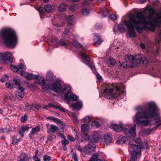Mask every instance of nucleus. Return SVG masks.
<instances>
[{"instance_id":"f257e3e1","label":"nucleus","mask_w":161,"mask_h":161,"mask_svg":"<svg viewBox=\"0 0 161 161\" xmlns=\"http://www.w3.org/2000/svg\"><path fill=\"white\" fill-rule=\"evenodd\" d=\"M149 14L146 16V11L137 12L136 16L132 14L129 15L130 21L132 23L137 32L142 33L143 29L149 30L152 31H154L156 25L160 26L161 24V11L157 13L156 17H154L155 13V10L153 8H148Z\"/></svg>"},{"instance_id":"f03ea898","label":"nucleus","mask_w":161,"mask_h":161,"mask_svg":"<svg viewBox=\"0 0 161 161\" xmlns=\"http://www.w3.org/2000/svg\"><path fill=\"white\" fill-rule=\"evenodd\" d=\"M147 106V112L138 111L135 116L136 119H133V122H136L138 125L144 126L148 125L152 117L158 116L159 114L158 108L154 102L148 103Z\"/></svg>"},{"instance_id":"7ed1b4c3","label":"nucleus","mask_w":161,"mask_h":161,"mask_svg":"<svg viewBox=\"0 0 161 161\" xmlns=\"http://www.w3.org/2000/svg\"><path fill=\"white\" fill-rule=\"evenodd\" d=\"M0 36L5 45L13 48L17 42V37L15 32L9 28H4L0 31Z\"/></svg>"},{"instance_id":"20e7f679","label":"nucleus","mask_w":161,"mask_h":161,"mask_svg":"<svg viewBox=\"0 0 161 161\" xmlns=\"http://www.w3.org/2000/svg\"><path fill=\"white\" fill-rule=\"evenodd\" d=\"M112 88L108 87L104 90V96L107 99H112L117 97L121 94L120 90L122 89V85L119 84L117 85L112 84Z\"/></svg>"},{"instance_id":"39448f33","label":"nucleus","mask_w":161,"mask_h":161,"mask_svg":"<svg viewBox=\"0 0 161 161\" xmlns=\"http://www.w3.org/2000/svg\"><path fill=\"white\" fill-rule=\"evenodd\" d=\"M71 88L70 86H65L62 92V96H64L67 101H76L78 99L77 96L71 92Z\"/></svg>"},{"instance_id":"423d86ee","label":"nucleus","mask_w":161,"mask_h":161,"mask_svg":"<svg viewBox=\"0 0 161 161\" xmlns=\"http://www.w3.org/2000/svg\"><path fill=\"white\" fill-rule=\"evenodd\" d=\"M141 58V55H138L135 57L130 54H127L125 57V59L131 65V67H134L137 65V63L138 59Z\"/></svg>"},{"instance_id":"0eeeda50","label":"nucleus","mask_w":161,"mask_h":161,"mask_svg":"<svg viewBox=\"0 0 161 161\" xmlns=\"http://www.w3.org/2000/svg\"><path fill=\"white\" fill-rule=\"evenodd\" d=\"M129 151L130 152L131 157L130 161H136L137 158V155L140 153V148L134 144H130Z\"/></svg>"},{"instance_id":"6e6552de","label":"nucleus","mask_w":161,"mask_h":161,"mask_svg":"<svg viewBox=\"0 0 161 161\" xmlns=\"http://www.w3.org/2000/svg\"><path fill=\"white\" fill-rule=\"evenodd\" d=\"M136 126L135 125L133 126L127 125L125 127L123 128L122 130L125 135L131 138L136 136Z\"/></svg>"},{"instance_id":"1a4fd4ad","label":"nucleus","mask_w":161,"mask_h":161,"mask_svg":"<svg viewBox=\"0 0 161 161\" xmlns=\"http://www.w3.org/2000/svg\"><path fill=\"white\" fill-rule=\"evenodd\" d=\"M124 23L128 29V35L129 37H135L136 36V34L135 32V29L134 26L131 21L129 20H125L123 21Z\"/></svg>"},{"instance_id":"9d476101","label":"nucleus","mask_w":161,"mask_h":161,"mask_svg":"<svg viewBox=\"0 0 161 161\" xmlns=\"http://www.w3.org/2000/svg\"><path fill=\"white\" fill-rule=\"evenodd\" d=\"M96 145L94 144L89 143L87 146H85L84 148V154H89L95 151Z\"/></svg>"},{"instance_id":"9b49d317","label":"nucleus","mask_w":161,"mask_h":161,"mask_svg":"<svg viewBox=\"0 0 161 161\" xmlns=\"http://www.w3.org/2000/svg\"><path fill=\"white\" fill-rule=\"evenodd\" d=\"M1 60L6 63H11L13 62L12 55L9 52H6L3 54Z\"/></svg>"},{"instance_id":"f8f14e48","label":"nucleus","mask_w":161,"mask_h":161,"mask_svg":"<svg viewBox=\"0 0 161 161\" xmlns=\"http://www.w3.org/2000/svg\"><path fill=\"white\" fill-rule=\"evenodd\" d=\"M61 89V86L60 83L55 82L51 83V90L57 93L60 92Z\"/></svg>"},{"instance_id":"ddd939ff","label":"nucleus","mask_w":161,"mask_h":161,"mask_svg":"<svg viewBox=\"0 0 161 161\" xmlns=\"http://www.w3.org/2000/svg\"><path fill=\"white\" fill-rule=\"evenodd\" d=\"M19 74L21 75L24 76L28 80H32L36 79L37 77V75H34L32 74H29L28 73L25 72L24 71H21Z\"/></svg>"},{"instance_id":"4468645a","label":"nucleus","mask_w":161,"mask_h":161,"mask_svg":"<svg viewBox=\"0 0 161 161\" xmlns=\"http://www.w3.org/2000/svg\"><path fill=\"white\" fill-rule=\"evenodd\" d=\"M160 125H161V122L157 125L155 128H152L151 130H147L145 129L142 130L140 132V135L142 136H147L151 133L153 130L157 129Z\"/></svg>"},{"instance_id":"2eb2a0df","label":"nucleus","mask_w":161,"mask_h":161,"mask_svg":"<svg viewBox=\"0 0 161 161\" xmlns=\"http://www.w3.org/2000/svg\"><path fill=\"white\" fill-rule=\"evenodd\" d=\"M94 42L93 45L97 47L100 45L103 42L101 36L97 34H95L94 36Z\"/></svg>"},{"instance_id":"dca6fc26","label":"nucleus","mask_w":161,"mask_h":161,"mask_svg":"<svg viewBox=\"0 0 161 161\" xmlns=\"http://www.w3.org/2000/svg\"><path fill=\"white\" fill-rule=\"evenodd\" d=\"M100 137V135L97 132L94 133L90 137V141L89 143L91 144H93V143L96 142L98 141Z\"/></svg>"},{"instance_id":"f3484780","label":"nucleus","mask_w":161,"mask_h":161,"mask_svg":"<svg viewBox=\"0 0 161 161\" xmlns=\"http://www.w3.org/2000/svg\"><path fill=\"white\" fill-rule=\"evenodd\" d=\"M136 136L134 137H132L131 138V139L132 140L136 143L139 144V145H135L134 144V145L137 146V147L140 148V149H141V147H143V146L142 145V143L141 138L138 137L137 138H136ZM131 144H132V143H129V149L130 145ZM140 149L141 150V149Z\"/></svg>"},{"instance_id":"a211bd4d","label":"nucleus","mask_w":161,"mask_h":161,"mask_svg":"<svg viewBox=\"0 0 161 161\" xmlns=\"http://www.w3.org/2000/svg\"><path fill=\"white\" fill-rule=\"evenodd\" d=\"M110 128L117 132H121L123 129L122 126L115 124H111L110 125Z\"/></svg>"},{"instance_id":"6ab92c4d","label":"nucleus","mask_w":161,"mask_h":161,"mask_svg":"<svg viewBox=\"0 0 161 161\" xmlns=\"http://www.w3.org/2000/svg\"><path fill=\"white\" fill-rule=\"evenodd\" d=\"M55 76H54L53 72L49 71L47 72L46 75V80L49 81H54L55 79Z\"/></svg>"},{"instance_id":"aec40b11","label":"nucleus","mask_w":161,"mask_h":161,"mask_svg":"<svg viewBox=\"0 0 161 161\" xmlns=\"http://www.w3.org/2000/svg\"><path fill=\"white\" fill-rule=\"evenodd\" d=\"M106 62L109 66H113L116 63V60L111 57L108 58L106 59Z\"/></svg>"},{"instance_id":"412c9836","label":"nucleus","mask_w":161,"mask_h":161,"mask_svg":"<svg viewBox=\"0 0 161 161\" xmlns=\"http://www.w3.org/2000/svg\"><path fill=\"white\" fill-rule=\"evenodd\" d=\"M127 141H128L127 138L121 136L119 137L118 140L116 141V143L118 144H124Z\"/></svg>"},{"instance_id":"4be33fe9","label":"nucleus","mask_w":161,"mask_h":161,"mask_svg":"<svg viewBox=\"0 0 161 161\" xmlns=\"http://www.w3.org/2000/svg\"><path fill=\"white\" fill-rule=\"evenodd\" d=\"M82 106V103L80 102H76L74 103H72L71 105V107L73 109L77 110L80 109Z\"/></svg>"},{"instance_id":"5701e85b","label":"nucleus","mask_w":161,"mask_h":161,"mask_svg":"<svg viewBox=\"0 0 161 161\" xmlns=\"http://www.w3.org/2000/svg\"><path fill=\"white\" fill-rule=\"evenodd\" d=\"M119 63V67L120 69H124L125 68H127L128 67H131V65L129 64L127 62H123V63H120V62Z\"/></svg>"},{"instance_id":"b1692460","label":"nucleus","mask_w":161,"mask_h":161,"mask_svg":"<svg viewBox=\"0 0 161 161\" xmlns=\"http://www.w3.org/2000/svg\"><path fill=\"white\" fill-rule=\"evenodd\" d=\"M29 129V127L27 126H22L19 130V133L20 136L23 137L24 136V134L25 131L28 130Z\"/></svg>"},{"instance_id":"393cba45","label":"nucleus","mask_w":161,"mask_h":161,"mask_svg":"<svg viewBox=\"0 0 161 161\" xmlns=\"http://www.w3.org/2000/svg\"><path fill=\"white\" fill-rule=\"evenodd\" d=\"M51 83H46L45 82L42 86V88L45 91L51 89Z\"/></svg>"},{"instance_id":"a878e982","label":"nucleus","mask_w":161,"mask_h":161,"mask_svg":"<svg viewBox=\"0 0 161 161\" xmlns=\"http://www.w3.org/2000/svg\"><path fill=\"white\" fill-rule=\"evenodd\" d=\"M66 6L67 5L64 3H61L58 6V10L60 12H64L66 8Z\"/></svg>"},{"instance_id":"bb28decb","label":"nucleus","mask_w":161,"mask_h":161,"mask_svg":"<svg viewBox=\"0 0 161 161\" xmlns=\"http://www.w3.org/2000/svg\"><path fill=\"white\" fill-rule=\"evenodd\" d=\"M138 61L137 62V65L138 64L139 62L142 64H147L148 62L146 58L145 57H142L141 56V58L139 59H138Z\"/></svg>"},{"instance_id":"cd10ccee","label":"nucleus","mask_w":161,"mask_h":161,"mask_svg":"<svg viewBox=\"0 0 161 161\" xmlns=\"http://www.w3.org/2000/svg\"><path fill=\"white\" fill-rule=\"evenodd\" d=\"M158 37L160 39V40H158V38L156 37L155 38L154 41V43L157 47H158V46H161V31H160L158 35Z\"/></svg>"},{"instance_id":"c85d7f7f","label":"nucleus","mask_w":161,"mask_h":161,"mask_svg":"<svg viewBox=\"0 0 161 161\" xmlns=\"http://www.w3.org/2000/svg\"><path fill=\"white\" fill-rule=\"evenodd\" d=\"M90 137L86 133H84L82 134L81 135V142H83L85 141H87L89 140L90 141Z\"/></svg>"},{"instance_id":"c756f323","label":"nucleus","mask_w":161,"mask_h":161,"mask_svg":"<svg viewBox=\"0 0 161 161\" xmlns=\"http://www.w3.org/2000/svg\"><path fill=\"white\" fill-rule=\"evenodd\" d=\"M73 19L74 18L73 16L71 15L66 17V19L67 20V24L68 25H72V22Z\"/></svg>"},{"instance_id":"7c9ffc66","label":"nucleus","mask_w":161,"mask_h":161,"mask_svg":"<svg viewBox=\"0 0 161 161\" xmlns=\"http://www.w3.org/2000/svg\"><path fill=\"white\" fill-rule=\"evenodd\" d=\"M15 94L17 98L19 100H21L24 96L23 92H19L17 91L15 92Z\"/></svg>"},{"instance_id":"2f4dec72","label":"nucleus","mask_w":161,"mask_h":161,"mask_svg":"<svg viewBox=\"0 0 161 161\" xmlns=\"http://www.w3.org/2000/svg\"><path fill=\"white\" fill-rule=\"evenodd\" d=\"M89 129V127L87 124H83L81 126V131L82 132L87 131Z\"/></svg>"},{"instance_id":"473e14b6","label":"nucleus","mask_w":161,"mask_h":161,"mask_svg":"<svg viewBox=\"0 0 161 161\" xmlns=\"http://www.w3.org/2000/svg\"><path fill=\"white\" fill-rule=\"evenodd\" d=\"M36 82L41 86L45 82V79L42 77H37L36 78Z\"/></svg>"},{"instance_id":"72a5a7b5","label":"nucleus","mask_w":161,"mask_h":161,"mask_svg":"<svg viewBox=\"0 0 161 161\" xmlns=\"http://www.w3.org/2000/svg\"><path fill=\"white\" fill-rule=\"evenodd\" d=\"M19 160L22 161H25L28 158V157L25 153H22L19 156Z\"/></svg>"},{"instance_id":"f704fd0d","label":"nucleus","mask_w":161,"mask_h":161,"mask_svg":"<svg viewBox=\"0 0 161 161\" xmlns=\"http://www.w3.org/2000/svg\"><path fill=\"white\" fill-rule=\"evenodd\" d=\"M104 139L106 144H108L110 142V138L108 135H105L104 136Z\"/></svg>"},{"instance_id":"c9c22d12","label":"nucleus","mask_w":161,"mask_h":161,"mask_svg":"<svg viewBox=\"0 0 161 161\" xmlns=\"http://www.w3.org/2000/svg\"><path fill=\"white\" fill-rule=\"evenodd\" d=\"M71 42L72 45H73L74 47L78 48L80 47L81 46V45L79 43L76 41L72 39Z\"/></svg>"},{"instance_id":"e433bc0d","label":"nucleus","mask_w":161,"mask_h":161,"mask_svg":"<svg viewBox=\"0 0 161 161\" xmlns=\"http://www.w3.org/2000/svg\"><path fill=\"white\" fill-rule=\"evenodd\" d=\"M58 39L56 38H53L51 41L50 45L51 46L55 47L57 44Z\"/></svg>"},{"instance_id":"4c0bfd02","label":"nucleus","mask_w":161,"mask_h":161,"mask_svg":"<svg viewBox=\"0 0 161 161\" xmlns=\"http://www.w3.org/2000/svg\"><path fill=\"white\" fill-rule=\"evenodd\" d=\"M19 73V74L20 72L21 71H25V66L22 64H19L18 67Z\"/></svg>"},{"instance_id":"58836bf2","label":"nucleus","mask_w":161,"mask_h":161,"mask_svg":"<svg viewBox=\"0 0 161 161\" xmlns=\"http://www.w3.org/2000/svg\"><path fill=\"white\" fill-rule=\"evenodd\" d=\"M25 111L30 110L32 109V105H30L29 103H26L25 104Z\"/></svg>"},{"instance_id":"ea45409f","label":"nucleus","mask_w":161,"mask_h":161,"mask_svg":"<svg viewBox=\"0 0 161 161\" xmlns=\"http://www.w3.org/2000/svg\"><path fill=\"white\" fill-rule=\"evenodd\" d=\"M118 28L121 32H124L125 30L123 25L122 24H119L118 26Z\"/></svg>"},{"instance_id":"a19ab883","label":"nucleus","mask_w":161,"mask_h":161,"mask_svg":"<svg viewBox=\"0 0 161 161\" xmlns=\"http://www.w3.org/2000/svg\"><path fill=\"white\" fill-rule=\"evenodd\" d=\"M58 130V127L57 126L53 125H51L50 130L51 132L55 133Z\"/></svg>"},{"instance_id":"79ce46f5","label":"nucleus","mask_w":161,"mask_h":161,"mask_svg":"<svg viewBox=\"0 0 161 161\" xmlns=\"http://www.w3.org/2000/svg\"><path fill=\"white\" fill-rule=\"evenodd\" d=\"M81 55L82 57L87 62H89L90 61V59L87 55L83 53H81Z\"/></svg>"},{"instance_id":"37998d69","label":"nucleus","mask_w":161,"mask_h":161,"mask_svg":"<svg viewBox=\"0 0 161 161\" xmlns=\"http://www.w3.org/2000/svg\"><path fill=\"white\" fill-rule=\"evenodd\" d=\"M40 105L39 104L32 105V109L35 111H38L40 108Z\"/></svg>"},{"instance_id":"c03bdc74","label":"nucleus","mask_w":161,"mask_h":161,"mask_svg":"<svg viewBox=\"0 0 161 161\" xmlns=\"http://www.w3.org/2000/svg\"><path fill=\"white\" fill-rule=\"evenodd\" d=\"M44 8L47 12H50L51 10L52 7L50 5H47L44 6Z\"/></svg>"},{"instance_id":"a18cd8bd","label":"nucleus","mask_w":161,"mask_h":161,"mask_svg":"<svg viewBox=\"0 0 161 161\" xmlns=\"http://www.w3.org/2000/svg\"><path fill=\"white\" fill-rule=\"evenodd\" d=\"M40 129V128L39 126H36L33 128L31 131L32 133L33 134L36 133L38 132Z\"/></svg>"},{"instance_id":"49530a36","label":"nucleus","mask_w":161,"mask_h":161,"mask_svg":"<svg viewBox=\"0 0 161 161\" xmlns=\"http://www.w3.org/2000/svg\"><path fill=\"white\" fill-rule=\"evenodd\" d=\"M102 14L103 17H105L108 15L109 12L104 9L102 10Z\"/></svg>"},{"instance_id":"de8ad7c7","label":"nucleus","mask_w":161,"mask_h":161,"mask_svg":"<svg viewBox=\"0 0 161 161\" xmlns=\"http://www.w3.org/2000/svg\"><path fill=\"white\" fill-rule=\"evenodd\" d=\"M82 13L84 15H87L89 14V11L87 9H83L81 11Z\"/></svg>"},{"instance_id":"09e8293b","label":"nucleus","mask_w":161,"mask_h":161,"mask_svg":"<svg viewBox=\"0 0 161 161\" xmlns=\"http://www.w3.org/2000/svg\"><path fill=\"white\" fill-rule=\"evenodd\" d=\"M84 121L85 122L88 123L91 122V118L89 116H86L83 119Z\"/></svg>"},{"instance_id":"8fccbe9b","label":"nucleus","mask_w":161,"mask_h":161,"mask_svg":"<svg viewBox=\"0 0 161 161\" xmlns=\"http://www.w3.org/2000/svg\"><path fill=\"white\" fill-rule=\"evenodd\" d=\"M5 85L6 88L8 89H11L13 88V86L10 82H6L5 83Z\"/></svg>"},{"instance_id":"3c124183","label":"nucleus","mask_w":161,"mask_h":161,"mask_svg":"<svg viewBox=\"0 0 161 161\" xmlns=\"http://www.w3.org/2000/svg\"><path fill=\"white\" fill-rule=\"evenodd\" d=\"M51 159V157L47 155H44L43 158L44 161H49Z\"/></svg>"},{"instance_id":"603ef678","label":"nucleus","mask_w":161,"mask_h":161,"mask_svg":"<svg viewBox=\"0 0 161 161\" xmlns=\"http://www.w3.org/2000/svg\"><path fill=\"white\" fill-rule=\"evenodd\" d=\"M109 17L112 20H115L117 18V15L116 14H111L109 16Z\"/></svg>"},{"instance_id":"864d4df0","label":"nucleus","mask_w":161,"mask_h":161,"mask_svg":"<svg viewBox=\"0 0 161 161\" xmlns=\"http://www.w3.org/2000/svg\"><path fill=\"white\" fill-rule=\"evenodd\" d=\"M76 148L78 150L81 152L83 155L84 154V148L83 149L80 146L78 145H77L76 146Z\"/></svg>"},{"instance_id":"5fc2aeb1","label":"nucleus","mask_w":161,"mask_h":161,"mask_svg":"<svg viewBox=\"0 0 161 161\" xmlns=\"http://www.w3.org/2000/svg\"><path fill=\"white\" fill-rule=\"evenodd\" d=\"M37 10L39 12L40 15L41 16V14H43L44 12L43 8L41 7H39L37 8Z\"/></svg>"},{"instance_id":"6e6d98bb","label":"nucleus","mask_w":161,"mask_h":161,"mask_svg":"<svg viewBox=\"0 0 161 161\" xmlns=\"http://www.w3.org/2000/svg\"><path fill=\"white\" fill-rule=\"evenodd\" d=\"M55 108L58 109V110H59L60 111L62 112H65V110L61 107L60 106L58 105H56L55 106Z\"/></svg>"},{"instance_id":"4d7b16f0","label":"nucleus","mask_w":161,"mask_h":161,"mask_svg":"<svg viewBox=\"0 0 161 161\" xmlns=\"http://www.w3.org/2000/svg\"><path fill=\"white\" fill-rule=\"evenodd\" d=\"M55 108L58 109V110H59L60 111L62 112H65V110L61 107L60 106L58 105H56L55 106Z\"/></svg>"},{"instance_id":"13d9d810","label":"nucleus","mask_w":161,"mask_h":161,"mask_svg":"<svg viewBox=\"0 0 161 161\" xmlns=\"http://www.w3.org/2000/svg\"><path fill=\"white\" fill-rule=\"evenodd\" d=\"M10 68L11 69L13 70L14 71H16L17 72L19 73V71H18V69L17 67H16V66H10Z\"/></svg>"},{"instance_id":"bf43d9fd","label":"nucleus","mask_w":161,"mask_h":161,"mask_svg":"<svg viewBox=\"0 0 161 161\" xmlns=\"http://www.w3.org/2000/svg\"><path fill=\"white\" fill-rule=\"evenodd\" d=\"M92 125L93 126H95L97 128H98L100 127L99 124L96 121L93 122L92 123Z\"/></svg>"},{"instance_id":"052dcab7","label":"nucleus","mask_w":161,"mask_h":161,"mask_svg":"<svg viewBox=\"0 0 161 161\" xmlns=\"http://www.w3.org/2000/svg\"><path fill=\"white\" fill-rule=\"evenodd\" d=\"M56 138V136L54 135H53L48 137L47 140L48 141H52Z\"/></svg>"},{"instance_id":"680f3d73","label":"nucleus","mask_w":161,"mask_h":161,"mask_svg":"<svg viewBox=\"0 0 161 161\" xmlns=\"http://www.w3.org/2000/svg\"><path fill=\"white\" fill-rule=\"evenodd\" d=\"M61 142L62 144L65 146L67 145H68L69 144V142L67 140H62L61 141Z\"/></svg>"},{"instance_id":"e2e57ef3","label":"nucleus","mask_w":161,"mask_h":161,"mask_svg":"<svg viewBox=\"0 0 161 161\" xmlns=\"http://www.w3.org/2000/svg\"><path fill=\"white\" fill-rule=\"evenodd\" d=\"M67 139L71 142H73L75 141V139L74 137L69 135H68V136Z\"/></svg>"},{"instance_id":"0e129e2a","label":"nucleus","mask_w":161,"mask_h":161,"mask_svg":"<svg viewBox=\"0 0 161 161\" xmlns=\"http://www.w3.org/2000/svg\"><path fill=\"white\" fill-rule=\"evenodd\" d=\"M9 130L8 129H5L3 130V128L0 129V133H3L5 132H9Z\"/></svg>"},{"instance_id":"69168bd1","label":"nucleus","mask_w":161,"mask_h":161,"mask_svg":"<svg viewBox=\"0 0 161 161\" xmlns=\"http://www.w3.org/2000/svg\"><path fill=\"white\" fill-rule=\"evenodd\" d=\"M69 9L71 10H74L76 6L74 4H71L69 6Z\"/></svg>"},{"instance_id":"338daca9","label":"nucleus","mask_w":161,"mask_h":161,"mask_svg":"<svg viewBox=\"0 0 161 161\" xmlns=\"http://www.w3.org/2000/svg\"><path fill=\"white\" fill-rule=\"evenodd\" d=\"M13 83L14 84L17 85L18 86L20 85V83L18 82L17 80L16 79H14L13 80Z\"/></svg>"},{"instance_id":"774afa93","label":"nucleus","mask_w":161,"mask_h":161,"mask_svg":"<svg viewBox=\"0 0 161 161\" xmlns=\"http://www.w3.org/2000/svg\"><path fill=\"white\" fill-rule=\"evenodd\" d=\"M72 158L75 161H78V158L76 155L75 153H74L72 154Z\"/></svg>"}]
</instances>
